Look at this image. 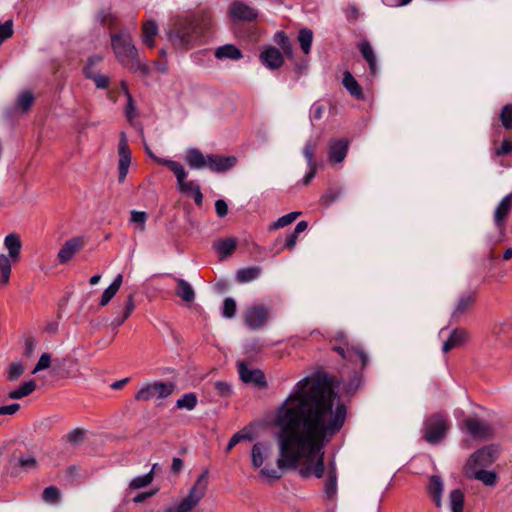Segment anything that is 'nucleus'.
Returning <instances> with one entry per match:
<instances>
[{
    "label": "nucleus",
    "mask_w": 512,
    "mask_h": 512,
    "mask_svg": "<svg viewBox=\"0 0 512 512\" xmlns=\"http://www.w3.org/2000/svg\"><path fill=\"white\" fill-rule=\"evenodd\" d=\"M36 389V383L34 380H29L22 383L17 389L9 392L8 397L13 400L21 399L30 395Z\"/></svg>",
    "instance_id": "nucleus-33"
},
{
    "label": "nucleus",
    "mask_w": 512,
    "mask_h": 512,
    "mask_svg": "<svg viewBox=\"0 0 512 512\" xmlns=\"http://www.w3.org/2000/svg\"><path fill=\"white\" fill-rule=\"evenodd\" d=\"M174 384L156 381L143 386L136 394L137 401H149L152 399H165L174 391Z\"/></svg>",
    "instance_id": "nucleus-9"
},
{
    "label": "nucleus",
    "mask_w": 512,
    "mask_h": 512,
    "mask_svg": "<svg viewBox=\"0 0 512 512\" xmlns=\"http://www.w3.org/2000/svg\"><path fill=\"white\" fill-rule=\"evenodd\" d=\"M472 476L486 486H494L497 482V474L494 471H487L483 468L471 470Z\"/></svg>",
    "instance_id": "nucleus-36"
},
{
    "label": "nucleus",
    "mask_w": 512,
    "mask_h": 512,
    "mask_svg": "<svg viewBox=\"0 0 512 512\" xmlns=\"http://www.w3.org/2000/svg\"><path fill=\"white\" fill-rule=\"evenodd\" d=\"M460 428L463 432L474 439H487L493 434L491 426L485 421L476 418H466L462 421Z\"/></svg>",
    "instance_id": "nucleus-10"
},
{
    "label": "nucleus",
    "mask_w": 512,
    "mask_h": 512,
    "mask_svg": "<svg viewBox=\"0 0 512 512\" xmlns=\"http://www.w3.org/2000/svg\"><path fill=\"white\" fill-rule=\"evenodd\" d=\"M260 60L269 69H278L283 65V55L277 48L269 46L260 53Z\"/></svg>",
    "instance_id": "nucleus-20"
},
{
    "label": "nucleus",
    "mask_w": 512,
    "mask_h": 512,
    "mask_svg": "<svg viewBox=\"0 0 512 512\" xmlns=\"http://www.w3.org/2000/svg\"><path fill=\"white\" fill-rule=\"evenodd\" d=\"M251 441L252 440V435L250 432H246L245 430H241L237 433H235L229 440L228 444H227V447H226V452L229 453L238 443H240L241 441Z\"/></svg>",
    "instance_id": "nucleus-44"
},
{
    "label": "nucleus",
    "mask_w": 512,
    "mask_h": 512,
    "mask_svg": "<svg viewBox=\"0 0 512 512\" xmlns=\"http://www.w3.org/2000/svg\"><path fill=\"white\" fill-rule=\"evenodd\" d=\"M126 95H127L128 102H127V106L125 109V114H126L127 118L129 120H131L135 117V103L133 101L132 96L130 95V93L128 91H126Z\"/></svg>",
    "instance_id": "nucleus-60"
},
{
    "label": "nucleus",
    "mask_w": 512,
    "mask_h": 512,
    "mask_svg": "<svg viewBox=\"0 0 512 512\" xmlns=\"http://www.w3.org/2000/svg\"><path fill=\"white\" fill-rule=\"evenodd\" d=\"M111 45L118 61L125 67L138 71L141 62L138 51L127 32H120L111 36Z\"/></svg>",
    "instance_id": "nucleus-2"
},
{
    "label": "nucleus",
    "mask_w": 512,
    "mask_h": 512,
    "mask_svg": "<svg viewBox=\"0 0 512 512\" xmlns=\"http://www.w3.org/2000/svg\"><path fill=\"white\" fill-rule=\"evenodd\" d=\"M148 218V215L144 211H132L131 212V222L135 224V229L139 232H143L146 228V220Z\"/></svg>",
    "instance_id": "nucleus-45"
},
{
    "label": "nucleus",
    "mask_w": 512,
    "mask_h": 512,
    "mask_svg": "<svg viewBox=\"0 0 512 512\" xmlns=\"http://www.w3.org/2000/svg\"><path fill=\"white\" fill-rule=\"evenodd\" d=\"M236 163L237 159L234 156L209 154L206 168L212 172L224 173L232 169Z\"/></svg>",
    "instance_id": "nucleus-18"
},
{
    "label": "nucleus",
    "mask_w": 512,
    "mask_h": 512,
    "mask_svg": "<svg viewBox=\"0 0 512 512\" xmlns=\"http://www.w3.org/2000/svg\"><path fill=\"white\" fill-rule=\"evenodd\" d=\"M236 313V302L233 298H226L222 307V315L225 318H232Z\"/></svg>",
    "instance_id": "nucleus-50"
},
{
    "label": "nucleus",
    "mask_w": 512,
    "mask_h": 512,
    "mask_svg": "<svg viewBox=\"0 0 512 512\" xmlns=\"http://www.w3.org/2000/svg\"><path fill=\"white\" fill-rule=\"evenodd\" d=\"M359 51L369 65L370 73L375 76L378 73L377 59L370 42L366 39L359 43Z\"/></svg>",
    "instance_id": "nucleus-24"
},
{
    "label": "nucleus",
    "mask_w": 512,
    "mask_h": 512,
    "mask_svg": "<svg viewBox=\"0 0 512 512\" xmlns=\"http://www.w3.org/2000/svg\"><path fill=\"white\" fill-rule=\"evenodd\" d=\"M497 458V449L493 446H487L477 450L472 454L467 462L470 470L480 469L490 466Z\"/></svg>",
    "instance_id": "nucleus-11"
},
{
    "label": "nucleus",
    "mask_w": 512,
    "mask_h": 512,
    "mask_svg": "<svg viewBox=\"0 0 512 512\" xmlns=\"http://www.w3.org/2000/svg\"><path fill=\"white\" fill-rule=\"evenodd\" d=\"M20 409V405L18 403H13L10 405L0 406V415H13Z\"/></svg>",
    "instance_id": "nucleus-62"
},
{
    "label": "nucleus",
    "mask_w": 512,
    "mask_h": 512,
    "mask_svg": "<svg viewBox=\"0 0 512 512\" xmlns=\"http://www.w3.org/2000/svg\"><path fill=\"white\" fill-rule=\"evenodd\" d=\"M300 214V212L294 211L280 217L276 222L272 224L271 229L283 228L293 223L300 216Z\"/></svg>",
    "instance_id": "nucleus-47"
},
{
    "label": "nucleus",
    "mask_w": 512,
    "mask_h": 512,
    "mask_svg": "<svg viewBox=\"0 0 512 512\" xmlns=\"http://www.w3.org/2000/svg\"><path fill=\"white\" fill-rule=\"evenodd\" d=\"M261 274V268L252 266L240 269L236 274V279L240 283H247L256 280Z\"/></svg>",
    "instance_id": "nucleus-34"
},
{
    "label": "nucleus",
    "mask_w": 512,
    "mask_h": 512,
    "mask_svg": "<svg viewBox=\"0 0 512 512\" xmlns=\"http://www.w3.org/2000/svg\"><path fill=\"white\" fill-rule=\"evenodd\" d=\"M156 466H157V464H154L150 472L133 478L129 483V488L131 490H138V489H141V488H144V487H147L148 485H150L154 479L153 472H154Z\"/></svg>",
    "instance_id": "nucleus-35"
},
{
    "label": "nucleus",
    "mask_w": 512,
    "mask_h": 512,
    "mask_svg": "<svg viewBox=\"0 0 512 512\" xmlns=\"http://www.w3.org/2000/svg\"><path fill=\"white\" fill-rule=\"evenodd\" d=\"M198 403V399L195 393L190 392L184 394L181 398H179L176 402V407L178 409H186L188 411L193 410Z\"/></svg>",
    "instance_id": "nucleus-41"
},
{
    "label": "nucleus",
    "mask_w": 512,
    "mask_h": 512,
    "mask_svg": "<svg viewBox=\"0 0 512 512\" xmlns=\"http://www.w3.org/2000/svg\"><path fill=\"white\" fill-rule=\"evenodd\" d=\"M84 74L88 79L93 80L96 87L99 89H106L109 86V77L97 72L96 70L84 68Z\"/></svg>",
    "instance_id": "nucleus-38"
},
{
    "label": "nucleus",
    "mask_w": 512,
    "mask_h": 512,
    "mask_svg": "<svg viewBox=\"0 0 512 512\" xmlns=\"http://www.w3.org/2000/svg\"><path fill=\"white\" fill-rule=\"evenodd\" d=\"M468 339L469 333L467 330L463 328H455L449 335L448 339L444 342L442 351L447 353L454 348L460 347Z\"/></svg>",
    "instance_id": "nucleus-22"
},
{
    "label": "nucleus",
    "mask_w": 512,
    "mask_h": 512,
    "mask_svg": "<svg viewBox=\"0 0 512 512\" xmlns=\"http://www.w3.org/2000/svg\"><path fill=\"white\" fill-rule=\"evenodd\" d=\"M229 16L233 20L252 22L257 19L258 12L255 8L237 0L230 5Z\"/></svg>",
    "instance_id": "nucleus-16"
},
{
    "label": "nucleus",
    "mask_w": 512,
    "mask_h": 512,
    "mask_svg": "<svg viewBox=\"0 0 512 512\" xmlns=\"http://www.w3.org/2000/svg\"><path fill=\"white\" fill-rule=\"evenodd\" d=\"M474 303V293H465L461 295L456 303L454 311L451 314L452 321H459L472 308Z\"/></svg>",
    "instance_id": "nucleus-21"
},
{
    "label": "nucleus",
    "mask_w": 512,
    "mask_h": 512,
    "mask_svg": "<svg viewBox=\"0 0 512 512\" xmlns=\"http://www.w3.org/2000/svg\"><path fill=\"white\" fill-rule=\"evenodd\" d=\"M449 505L452 512H463L464 493L462 490L455 489L450 492Z\"/></svg>",
    "instance_id": "nucleus-39"
},
{
    "label": "nucleus",
    "mask_w": 512,
    "mask_h": 512,
    "mask_svg": "<svg viewBox=\"0 0 512 512\" xmlns=\"http://www.w3.org/2000/svg\"><path fill=\"white\" fill-rule=\"evenodd\" d=\"M185 161L191 169L200 170L207 167L208 155L197 148H190L186 151Z\"/></svg>",
    "instance_id": "nucleus-23"
},
{
    "label": "nucleus",
    "mask_w": 512,
    "mask_h": 512,
    "mask_svg": "<svg viewBox=\"0 0 512 512\" xmlns=\"http://www.w3.org/2000/svg\"><path fill=\"white\" fill-rule=\"evenodd\" d=\"M325 494L328 498L333 497L337 491V474L334 462L330 463L327 479L325 482Z\"/></svg>",
    "instance_id": "nucleus-31"
},
{
    "label": "nucleus",
    "mask_w": 512,
    "mask_h": 512,
    "mask_svg": "<svg viewBox=\"0 0 512 512\" xmlns=\"http://www.w3.org/2000/svg\"><path fill=\"white\" fill-rule=\"evenodd\" d=\"M19 465L25 470H33L37 467V461L33 456H22L19 458Z\"/></svg>",
    "instance_id": "nucleus-55"
},
{
    "label": "nucleus",
    "mask_w": 512,
    "mask_h": 512,
    "mask_svg": "<svg viewBox=\"0 0 512 512\" xmlns=\"http://www.w3.org/2000/svg\"><path fill=\"white\" fill-rule=\"evenodd\" d=\"M134 309H135L134 294H129L127 296L125 306H124V309L122 312V314L124 315V319H128L130 317V315L133 313Z\"/></svg>",
    "instance_id": "nucleus-56"
},
{
    "label": "nucleus",
    "mask_w": 512,
    "mask_h": 512,
    "mask_svg": "<svg viewBox=\"0 0 512 512\" xmlns=\"http://www.w3.org/2000/svg\"><path fill=\"white\" fill-rule=\"evenodd\" d=\"M4 246L8 250V255L0 254V284L6 285L9 283L12 262L19 259L22 243L20 237L11 233L4 239Z\"/></svg>",
    "instance_id": "nucleus-7"
},
{
    "label": "nucleus",
    "mask_w": 512,
    "mask_h": 512,
    "mask_svg": "<svg viewBox=\"0 0 512 512\" xmlns=\"http://www.w3.org/2000/svg\"><path fill=\"white\" fill-rule=\"evenodd\" d=\"M349 141L347 138L331 139L328 144V160L330 163H341L347 156Z\"/></svg>",
    "instance_id": "nucleus-17"
},
{
    "label": "nucleus",
    "mask_w": 512,
    "mask_h": 512,
    "mask_svg": "<svg viewBox=\"0 0 512 512\" xmlns=\"http://www.w3.org/2000/svg\"><path fill=\"white\" fill-rule=\"evenodd\" d=\"M24 372V367L21 362H13L7 370V379L9 381L17 380Z\"/></svg>",
    "instance_id": "nucleus-48"
},
{
    "label": "nucleus",
    "mask_w": 512,
    "mask_h": 512,
    "mask_svg": "<svg viewBox=\"0 0 512 512\" xmlns=\"http://www.w3.org/2000/svg\"><path fill=\"white\" fill-rule=\"evenodd\" d=\"M499 119L505 129H512V104L503 106L499 115Z\"/></svg>",
    "instance_id": "nucleus-46"
},
{
    "label": "nucleus",
    "mask_w": 512,
    "mask_h": 512,
    "mask_svg": "<svg viewBox=\"0 0 512 512\" xmlns=\"http://www.w3.org/2000/svg\"><path fill=\"white\" fill-rule=\"evenodd\" d=\"M34 102V96L30 91H23L19 94L15 106L22 112H27Z\"/></svg>",
    "instance_id": "nucleus-42"
},
{
    "label": "nucleus",
    "mask_w": 512,
    "mask_h": 512,
    "mask_svg": "<svg viewBox=\"0 0 512 512\" xmlns=\"http://www.w3.org/2000/svg\"><path fill=\"white\" fill-rule=\"evenodd\" d=\"M208 470H204L178 505L168 506L164 512H192L205 496L208 487Z\"/></svg>",
    "instance_id": "nucleus-5"
},
{
    "label": "nucleus",
    "mask_w": 512,
    "mask_h": 512,
    "mask_svg": "<svg viewBox=\"0 0 512 512\" xmlns=\"http://www.w3.org/2000/svg\"><path fill=\"white\" fill-rule=\"evenodd\" d=\"M317 146V140H308L305 143L303 148V156L305 157L308 166H318L314 158Z\"/></svg>",
    "instance_id": "nucleus-43"
},
{
    "label": "nucleus",
    "mask_w": 512,
    "mask_h": 512,
    "mask_svg": "<svg viewBox=\"0 0 512 512\" xmlns=\"http://www.w3.org/2000/svg\"><path fill=\"white\" fill-rule=\"evenodd\" d=\"M337 398L327 378H304L290 392L277 409L275 424L279 428L277 469L270 467L273 445L258 441L251 449L253 469L260 476L278 480L282 472L299 467L303 478L324 474V447L341 430L346 419L344 405L334 403Z\"/></svg>",
    "instance_id": "nucleus-1"
},
{
    "label": "nucleus",
    "mask_w": 512,
    "mask_h": 512,
    "mask_svg": "<svg viewBox=\"0 0 512 512\" xmlns=\"http://www.w3.org/2000/svg\"><path fill=\"white\" fill-rule=\"evenodd\" d=\"M66 438H67V441L72 443V444L79 443L84 438V431L82 429H79V428L73 429L72 431H70L67 434Z\"/></svg>",
    "instance_id": "nucleus-58"
},
{
    "label": "nucleus",
    "mask_w": 512,
    "mask_h": 512,
    "mask_svg": "<svg viewBox=\"0 0 512 512\" xmlns=\"http://www.w3.org/2000/svg\"><path fill=\"white\" fill-rule=\"evenodd\" d=\"M51 364V355L49 353H43L38 360V363L34 367L32 373L35 374L39 371L49 368Z\"/></svg>",
    "instance_id": "nucleus-53"
},
{
    "label": "nucleus",
    "mask_w": 512,
    "mask_h": 512,
    "mask_svg": "<svg viewBox=\"0 0 512 512\" xmlns=\"http://www.w3.org/2000/svg\"><path fill=\"white\" fill-rule=\"evenodd\" d=\"M118 155H119V163H118V181L120 183L124 182L126 176L129 171V167L131 164V151L129 149L126 134L124 132L120 133V141L118 146Z\"/></svg>",
    "instance_id": "nucleus-13"
},
{
    "label": "nucleus",
    "mask_w": 512,
    "mask_h": 512,
    "mask_svg": "<svg viewBox=\"0 0 512 512\" xmlns=\"http://www.w3.org/2000/svg\"><path fill=\"white\" fill-rule=\"evenodd\" d=\"M450 429L448 415L437 412L428 416L423 424V438L432 445L439 444Z\"/></svg>",
    "instance_id": "nucleus-6"
},
{
    "label": "nucleus",
    "mask_w": 512,
    "mask_h": 512,
    "mask_svg": "<svg viewBox=\"0 0 512 512\" xmlns=\"http://www.w3.org/2000/svg\"><path fill=\"white\" fill-rule=\"evenodd\" d=\"M36 347V341L34 338L32 337H28L26 340H25V348H24V354L27 356V357H30L33 352H34V349Z\"/></svg>",
    "instance_id": "nucleus-64"
},
{
    "label": "nucleus",
    "mask_w": 512,
    "mask_h": 512,
    "mask_svg": "<svg viewBox=\"0 0 512 512\" xmlns=\"http://www.w3.org/2000/svg\"><path fill=\"white\" fill-rule=\"evenodd\" d=\"M215 211L218 217L223 218L228 214V204L223 199L215 201Z\"/></svg>",
    "instance_id": "nucleus-59"
},
{
    "label": "nucleus",
    "mask_w": 512,
    "mask_h": 512,
    "mask_svg": "<svg viewBox=\"0 0 512 512\" xmlns=\"http://www.w3.org/2000/svg\"><path fill=\"white\" fill-rule=\"evenodd\" d=\"M318 170V166H308V172L305 174V176L302 179V183L304 186H307L310 184L312 179L316 176Z\"/></svg>",
    "instance_id": "nucleus-63"
},
{
    "label": "nucleus",
    "mask_w": 512,
    "mask_h": 512,
    "mask_svg": "<svg viewBox=\"0 0 512 512\" xmlns=\"http://www.w3.org/2000/svg\"><path fill=\"white\" fill-rule=\"evenodd\" d=\"M84 246V240L81 237H74L67 240L60 248L57 258L60 264L70 261L76 253Z\"/></svg>",
    "instance_id": "nucleus-19"
},
{
    "label": "nucleus",
    "mask_w": 512,
    "mask_h": 512,
    "mask_svg": "<svg viewBox=\"0 0 512 512\" xmlns=\"http://www.w3.org/2000/svg\"><path fill=\"white\" fill-rule=\"evenodd\" d=\"M269 311L264 305H254L246 309L244 322L248 328L256 330L268 320Z\"/></svg>",
    "instance_id": "nucleus-14"
},
{
    "label": "nucleus",
    "mask_w": 512,
    "mask_h": 512,
    "mask_svg": "<svg viewBox=\"0 0 512 512\" xmlns=\"http://www.w3.org/2000/svg\"><path fill=\"white\" fill-rule=\"evenodd\" d=\"M511 210L512 194H508L497 205L493 216L495 227L502 237L505 235V226Z\"/></svg>",
    "instance_id": "nucleus-15"
},
{
    "label": "nucleus",
    "mask_w": 512,
    "mask_h": 512,
    "mask_svg": "<svg viewBox=\"0 0 512 512\" xmlns=\"http://www.w3.org/2000/svg\"><path fill=\"white\" fill-rule=\"evenodd\" d=\"M165 166L168 167L175 175L177 179V187L183 194L192 195L194 202L197 206L202 205L203 194L201 192L200 185L195 180H187V172L179 162H165Z\"/></svg>",
    "instance_id": "nucleus-8"
},
{
    "label": "nucleus",
    "mask_w": 512,
    "mask_h": 512,
    "mask_svg": "<svg viewBox=\"0 0 512 512\" xmlns=\"http://www.w3.org/2000/svg\"><path fill=\"white\" fill-rule=\"evenodd\" d=\"M175 281L177 283L175 290L176 295L185 302H193L195 299V292L191 284L182 278H175Z\"/></svg>",
    "instance_id": "nucleus-27"
},
{
    "label": "nucleus",
    "mask_w": 512,
    "mask_h": 512,
    "mask_svg": "<svg viewBox=\"0 0 512 512\" xmlns=\"http://www.w3.org/2000/svg\"><path fill=\"white\" fill-rule=\"evenodd\" d=\"M342 83L353 97L358 100L364 99V95L359 83L349 71L344 72Z\"/></svg>",
    "instance_id": "nucleus-28"
},
{
    "label": "nucleus",
    "mask_w": 512,
    "mask_h": 512,
    "mask_svg": "<svg viewBox=\"0 0 512 512\" xmlns=\"http://www.w3.org/2000/svg\"><path fill=\"white\" fill-rule=\"evenodd\" d=\"M142 40L150 48L154 46V37L158 33V26L155 21H147L143 24Z\"/></svg>",
    "instance_id": "nucleus-32"
},
{
    "label": "nucleus",
    "mask_w": 512,
    "mask_h": 512,
    "mask_svg": "<svg viewBox=\"0 0 512 512\" xmlns=\"http://www.w3.org/2000/svg\"><path fill=\"white\" fill-rule=\"evenodd\" d=\"M512 153V141L504 140L499 147H497L493 155L496 157L505 156Z\"/></svg>",
    "instance_id": "nucleus-54"
},
{
    "label": "nucleus",
    "mask_w": 512,
    "mask_h": 512,
    "mask_svg": "<svg viewBox=\"0 0 512 512\" xmlns=\"http://www.w3.org/2000/svg\"><path fill=\"white\" fill-rule=\"evenodd\" d=\"M158 492V489H151L149 491H145V492H141L139 494H137L134 498H133V502L134 503H142L144 502L146 499L154 496L156 493Z\"/></svg>",
    "instance_id": "nucleus-61"
},
{
    "label": "nucleus",
    "mask_w": 512,
    "mask_h": 512,
    "mask_svg": "<svg viewBox=\"0 0 512 512\" xmlns=\"http://www.w3.org/2000/svg\"><path fill=\"white\" fill-rule=\"evenodd\" d=\"M215 57L218 59L229 58L233 60H238L242 58V52L235 45L226 44L216 49Z\"/></svg>",
    "instance_id": "nucleus-30"
},
{
    "label": "nucleus",
    "mask_w": 512,
    "mask_h": 512,
    "mask_svg": "<svg viewBox=\"0 0 512 512\" xmlns=\"http://www.w3.org/2000/svg\"><path fill=\"white\" fill-rule=\"evenodd\" d=\"M122 282H123V276H122V274H118L114 278L113 282L102 293V296H101V299L99 302L100 306L104 307L112 300V298L116 295V293L120 289Z\"/></svg>",
    "instance_id": "nucleus-29"
},
{
    "label": "nucleus",
    "mask_w": 512,
    "mask_h": 512,
    "mask_svg": "<svg viewBox=\"0 0 512 512\" xmlns=\"http://www.w3.org/2000/svg\"><path fill=\"white\" fill-rule=\"evenodd\" d=\"M236 246H237V243H236L235 239L226 238V239L220 240L215 245V249L220 254L221 259H224L234 252V250L236 249Z\"/></svg>",
    "instance_id": "nucleus-37"
},
{
    "label": "nucleus",
    "mask_w": 512,
    "mask_h": 512,
    "mask_svg": "<svg viewBox=\"0 0 512 512\" xmlns=\"http://www.w3.org/2000/svg\"><path fill=\"white\" fill-rule=\"evenodd\" d=\"M12 35H13L12 20H7L5 23L0 22V44H2L6 39L10 38Z\"/></svg>",
    "instance_id": "nucleus-51"
},
{
    "label": "nucleus",
    "mask_w": 512,
    "mask_h": 512,
    "mask_svg": "<svg viewBox=\"0 0 512 512\" xmlns=\"http://www.w3.org/2000/svg\"><path fill=\"white\" fill-rule=\"evenodd\" d=\"M214 386H215L217 393L222 397H228L232 393L231 386L227 382L217 381V382H215Z\"/></svg>",
    "instance_id": "nucleus-57"
},
{
    "label": "nucleus",
    "mask_w": 512,
    "mask_h": 512,
    "mask_svg": "<svg viewBox=\"0 0 512 512\" xmlns=\"http://www.w3.org/2000/svg\"><path fill=\"white\" fill-rule=\"evenodd\" d=\"M428 492L431 495L437 508L442 507L443 481L437 475H432L429 479Z\"/></svg>",
    "instance_id": "nucleus-25"
},
{
    "label": "nucleus",
    "mask_w": 512,
    "mask_h": 512,
    "mask_svg": "<svg viewBox=\"0 0 512 512\" xmlns=\"http://www.w3.org/2000/svg\"><path fill=\"white\" fill-rule=\"evenodd\" d=\"M340 195V190H329L321 197L320 202L324 206H330L340 197Z\"/></svg>",
    "instance_id": "nucleus-52"
},
{
    "label": "nucleus",
    "mask_w": 512,
    "mask_h": 512,
    "mask_svg": "<svg viewBox=\"0 0 512 512\" xmlns=\"http://www.w3.org/2000/svg\"><path fill=\"white\" fill-rule=\"evenodd\" d=\"M298 41L302 51L305 54H309L313 41V32L311 29L303 28L299 31Z\"/></svg>",
    "instance_id": "nucleus-40"
},
{
    "label": "nucleus",
    "mask_w": 512,
    "mask_h": 512,
    "mask_svg": "<svg viewBox=\"0 0 512 512\" xmlns=\"http://www.w3.org/2000/svg\"><path fill=\"white\" fill-rule=\"evenodd\" d=\"M170 42L175 48L190 49L201 43L200 30L191 20H180L176 22L168 33Z\"/></svg>",
    "instance_id": "nucleus-4"
},
{
    "label": "nucleus",
    "mask_w": 512,
    "mask_h": 512,
    "mask_svg": "<svg viewBox=\"0 0 512 512\" xmlns=\"http://www.w3.org/2000/svg\"><path fill=\"white\" fill-rule=\"evenodd\" d=\"M238 374L246 384H252L259 388L267 386L266 378L262 370L249 367L245 362H238Z\"/></svg>",
    "instance_id": "nucleus-12"
},
{
    "label": "nucleus",
    "mask_w": 512,
    "mask_h": 512,
    "mask_svg": "<svg viewBox=\"0 0 512 512\" xmlns=\"http://www.w3.org/2000/svg\"><path fill=\"white\" fill-rule=\"evenodd\" d=\"M42 498L46 502L55 503L60 498V491L55 486H48L44 489Z\"/></svg>",
    "instance_id": "nucleus-49"
},
{
    "label": "nucleus",
    "mask_w": 512,
    "mask_h": 512,
    "mask_svg": "<svg viewBox=\"0 0 512 512\" xmlns=\"http://www.w3.org/2000/svg\"><path fill=\"white\" fill-rule=\"evenodd\" d=\"M192 23L200 30V35L203 37L204 33L208 31L213 24V16L209 10H203L198 15L191 19Z\"/></svg>",
    "instance_id": "nucleus-26"
},
{
    "label": "nucleus",
    "mask_w": 512,
    "mask_h": 512,
    "mask_svg": "<svg viewBox=\"0 0 512 512\" xmlns=\"http://www.w3.org/2000/svg\"><path fill=\"white\" fill-rule=\"evenodd\" d=\"M335 342L333 350L345 361L353 364L355 369L362 371L366 368L369 358L360 344L350 341L344 332L336 333Z\"/></svg>",
    "instance_id": "nucleus-3"
}]
</instances>
